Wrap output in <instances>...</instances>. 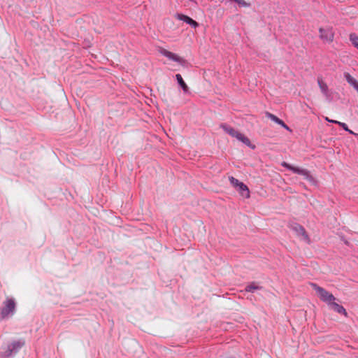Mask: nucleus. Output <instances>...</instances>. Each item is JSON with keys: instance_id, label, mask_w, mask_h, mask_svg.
<instances>
[{"instance_id": "obj_1", "label": "nucleus", "mask_w": 358, "mask_h": 358, "mask_svg": "<svg viewBox=\"0 0 358 358\" xmlns=\"http://www.w3.org/2000/svg\"><path fill=\"white\" fill-rule=\"evenodd\" d=\"M16 309V302L13 298H6L0 308V320L8 318L14 315Z\"/></svg>"}, {"instance_id": "obj_2", "label": "nucleus", "mask_w": 358, "mask_h": 358, "mask_svg": "<svg viewBox=\"0 0 358 358\" xmlns=\"http://www.w3.org/2000/svg\"><path fill=\"white\" fill-rule=\"evenodd\" d=\"M220 127L229 135H230L232 137H235L238 141H241L243 143L246 145L247 146L255 149V145H252L250 141V139L246 137L243 134L240 133L239 131L235 130L234 128L227 126L225 124H222L220 125Z\"/></svg>"}, {"instance_id": "obj_3", "label": "nucleus", "mask_w": 358, "mask_h": 358, "mask_svg": "<svg viewBox=\"0 0 358 358\" xmlns=\"http://www.w3.org/2000/svg\"><path fill=\"white\" fill-rule=\"evenodd\" d=\"M311 286L319 295L320 300L326 303L329 306L336 300L335 296L317 284L311 283Z\"/></svg>"}, {"instance_id": "obj_4", "label": "nucleus", "mask_w": 358, "mask_h": 358, "mask_svg": "<svg viewBox=\"0 0 358 358\" xmlns=\"http://www.w3.org/2000/svg\"><path fill=\"white\" fill-rule=\"evenodd\" d=\"M281 165L282 166L287 169L288 170L292 171L294 173H297L299 175L304 176L305 178L308 181L311 182L313 180V176L310 174V172L306 169L295 167L285 162H282Z\"/></svg>"}, {"instance_id": "obj_5", "label": "nucleus", "mask_w": 358, "mask_h": 358, "mask_svg": "<svg viewBox=\"0 0 358 358\" xmlns=\"http://www.w3.org/2000/svg\"><path fill=\"white\" fill-rule=\"evenodd\" d=\"M25 343L24 340H19L12 342L8 345L7 349L3 352V356L9 357L14 354L18 352L20 349L24 345Z\"/></svg>"}, {"instance_id": "obj_6", "label": "nucleus", "mask_w": 358, "mask_h": 358, "mask_svg": "<svg viewBox=\"0 0 358 358\" xmlns=\"http://www.w3.org/2000/svg\"><path fill=\"white\" fill-rule=\"evenodd\" d=\"M289 228L294 231L298 236H301L308 243H310V238L306 231L304 227L298 223H292L289 224Z\"/></svg>"}, {"instance_id": "obj_7", "label": "nucleus", "mask_w": 358, "mask_h": 358, "mask_svg": "<svg viewBox=\"0 0 358 358\" xmlns=\"http://www.w3.org/2000/svg\"><path fill=\"white\" fill-rule=\"evenodd\" d=\"M159 52L162 55L169 58V59L176 62L179 63L180 64H181L182 66H185L187 64V62L185 59L179 57L178 55H176L173 52H171L166 49H163V48L161 49Z\"/></svg>"}, {"instance_id": "obj_8", "label": "nucleus", "mask_w": 358, "mask_h": 358, "mask_svg": "<svg viewBox=\"0 0 358 358\" xmlns=\"http://www.w3.org/2000/svg\"><path fill=\"white\" fill-rule=\"evenodd\" d=\"M320 37L323 41L331 43L334 41V33L332 27L320 28Z\"/></svg>"}, {"instance_id": "obj_9", "label": "nucleus", "mask_w": 358, "mask_h": 358, "mask_svg": "<svg viewBox=\"0 0 358 358\" xmlns=\"http://www.w3.org/2000/svg\"><path fill=\"white\" fill-rule=\"evenodd\" d=\"M317 84L319 87L323 94V95L326 97L327 100L331 101L332 100V94L330 90H329L328 85L326 83H324L322 78H317Z\"/></svg>"}, {"instance_id": "obj_10", "label": "nucleus", "mask_w": 358, "mask_h": 358, "mask_svg": "<svg viewBox=\"0 0 358 358\" xmlns=\"http://www.w3.org/2000/svg\"><path fill=\"white\" fill-rule=\"evenodd\" d=\"M176 17L179 20H182L186 22L193 28H196L197 27H199V23L197 22H196L189 16L185 15L184 14L177 13L176 15Z\"/></svg>"}, {"instance_id": "obj_11", "label": "nucleus", "mask_w": 358, "mask_h": 358, "mask_svg": "<svg viewBox=\"0 0 358 358\" xmlns=\"http://www.w3.org/2000/svg\"><path fill=\"white\" fill-rule=\"evenodd\" d=\"M266 115L267 117H268L269 119H271L272 121L275 122L278 124L280 125L281 127L285 128L286 130L291 131L290 128L282 120L278 118L275 115H273L269 112H266Z\"/></svg>"}, {"instance_id": "obj_12", "label": "nucleus", "mask_w": 358, "mask_h": 358, "mask_svg": "<svg viewBox=\"0 0 358 358\" xmlns=\"http://www.w3.org/2000/svg\"><path fill=\"white\" fill-rule=\"evenodd\" d=\"M329 307L331 308H332L336 313H338L339 314H342V315H345V317L348 316V313H347L346 310L345 309V308L343 306H341L338 303H336L335 301H334L329 306Z\"/></svg>"}, {"instance_id": "obj_13", "label": "nucleus", "mask_w": 358, "mask_h": 358, "mask_svg": "<svg viewBox=\"0 0 358 358\" xmlns=\"http://www.w3.org/2000/svg\"><path fill=\"white\" fill-rule=\"evenodd\" d=\"M344 77L347 82L352 85L358 93V82L349 73H344Z\"/></svg>"}, {"instance_id": "obj_14", "label": "nucleus", "mask_w": 358, "mask_h": 358, "mask_svg": "<svg viewBox=\"0 0 358 358\" xmlns=\"http://www.w3.org/2000/svg\"><path fill=\"white\" fill-rule=\"evenodd\" d=\"M237 188V190L239 192V193L245 198L250 197V191L247 185H245L243 182H241V183L239 185V186Z\"/></svg>"}, {"instance_id": "obj_15", "label": "nucleus", "mask_w": 358, "mask_h": 358, "mask_svg": "<svg viewBox=\"0 0 358 358\" xmlns=\"http://www.w3.org/2000/svg\"><path fill=\"white\" fill-rule=\"evenodd\" d=\"M176 78L179 84V85L182 87V90L184 91V92H187L188 91V87L187 85H186V83L184 82L182 76L180 74H176Z\"/></svg>"}, {"instance_id": "obj_16", "label": "nucleus", "mask_w": 358, "mask_h": 358, "mask_svg": "<svg viewBox=\"0 0 358 358\" xmlns=\"http://www.w3.org/2000/svg\"><path fill=\"white\" fill-rule=\"evenodd\" d=\"M262 287L258 286L255 282H252L245 288V292H254L255 290L261 289Z\"/></svg>"}, {"instance_id": "obj_17", "label": "nucleus", "mask_w": 358, "mask_h": 358, "mask_svg": "<svg viewBox=\"0 0 358 358\" xmlns=\"http://www.w3.org/2000/svg\"><path fill=\"white\" fill-rule=\"evenodd\" d=\"M350 41H351L352 44L357 49L358 48V36L355 34L352 33L350 34Z\"/></svg>"}, {"instance_id": "obj_18", "label": "nucleus", "mask_w": 358, "mask_h": 358, "mask_svg": "<svg viewBox=\"0 0 358 358\" xmlns=\"http://www.w3.org/2000/svg\"><path fill=\"white\" fill-rule=\"evenodd\" d=\"M229 180L231 185H233L234 187H238L239 185L241 183V181H239L238 179L235 178L233 176H230L229 178Z\"/></svg>"}, {"instance_id": "obj_19", "label": "nucleus", "mask_w": 358, "mask_h": 358, "mask_svg": "<svg viewBox=\"0 0 358 358\" xmlns=\"http://www.w3.org/2000/svg\"><path fill=\"white\" fill-rule=\"evenodd\" d=\"M338 125L341 127L345 131H348L349 134L357 135L355 133H354L352 130H350L348 128V125L345 123L340 122V123H338Z\"/></svg>"}, {"instance_id": "obj_20", "label": "nucleus", "mask_w": 358, "mask_h": 358, "mask_svg": "<svg viewBox=\"0 0 358 358\" xmlns=\"http://www.w3.org/2000/svg\"><path fill=\"white\" fill-rule=\"evenodd\" d=\"M236 2L241 7H250V3L246 2L245 0H236Z\"/></svg>"}, {"instance_id": "obj_21", "label": "nucleus", "mask_w": 358, "mask_h": 358, "mask_svg": "<svg viewBox=\"0 0 358 358\" xmlns=\"http://www.w3.org/2000/svg\"><path fill=\"white\" fill-rule=\"evenodd\" d=\"M325 120L329 122L334 123V124H338V123H340L339 121L331 120V119H329L327 117H325Z\"/></svg>"}, {"instance_id": "obj_22", "label": "nucleus", "mask_w": 358, "mask_h": 358, "mask_svg": "<svg viewBox=\"0 0 358 358\" xmlns=\"http://www.w3.org/2000/svg\"><path fill=\"white\" fill-rule=\"evenodd\" d=\"M357 50H358V48H357Z\"/></svg>"}]
</instances>
